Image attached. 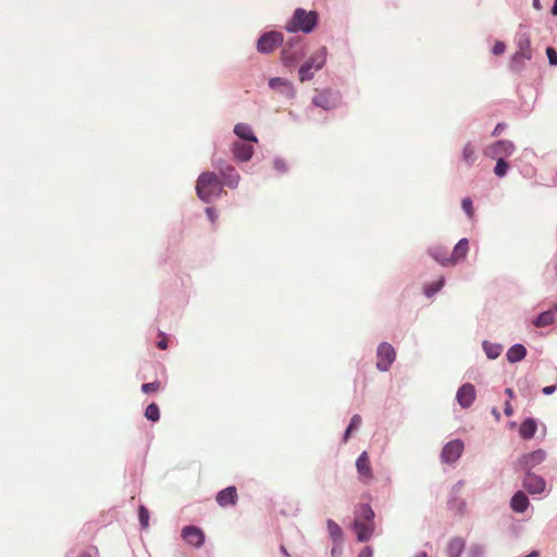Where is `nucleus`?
I'll return each mask as SVG.
<instances>
[{"mask_svg":"<svg viewBox=\"0 0 557 557\" xmlns=\"http://www.w3.org/2000/svg\"><path fill=\"white\" fill-rule=\"evenodd\" d=\"M196 190L202 201L210 202L223 193V185L215 173L203 172L197 180Z\"/></svg>","mask_w":557,"mask_h":557,"instance_id":"1","label":"nucleus"},{"mask_svg":"<svg viewBox=\"0 0 557 557\" xmlns=\"http://www.w3.org/2000/svg\"><path fill=\"white\" fill-rule=\"evenodd\" d=\"M317 21V12L306 11L305 9L298 8L295 10L292 20L288 22L286 26V29L292 33H310L315 27Z\"/></svg>","mask_w":557,"mask_h":557,"instance_id":"2","label":"nucleus"},{"mask_svg":"<svg viewBox=\"0 0 557 557\" xmlns=\"http://www.w3.org/2000/svg\"><path fill=\"white\" fill-rule=\"evenodd\" d=\"M326 61V48L321 47L300 66L299 78L300 82L309 81L313 77L312 70L319 71L323 67Z\"/></svg>","mask_w":557,"mask_h":557,"instance_id":"3","label":"nucleus"},{"mask_svg":"<svg viewBox=\"0 0 557 557\" xmlns=\"http://www.w3.org/2000/svg\"><path fill=\"white\" fill-rule=\"evenodd\" d=\"M469 251V240L467 238L460 239L453 249V252L449 255V258H441L440 251L436 250L434 252V259L440 262L442 265H455L458 262L462 261Z\"/></svg>","mask_w":557,"mask_h":557,"instance_id":"4","label":"nucleus"},{"mask_svg":"<svg viewBox=\"0 0 557 557\" xmlns=\"http://www.w3.org/2000/svg\"><path fill=\"white\" fill-rule=\"evenodd\" d=\"M532 58L530 39L528 37L519 40V50L513 54L510 61V69L520 72L524 67V62Z\"/></svg>","mask_w":557,"mask_h":557,"instance_id":"5","label":"nucleus"},{"mask_svg":"<svg viewBox=\"0 0 557 557\" xmlns=\"http://www.w3.org/2000/svg\"><path fill=\"white\" fill-rule=\"evenodd\" d=\"M515 145L509 140H498L484 150L485 156L493 159H505L510 157L515 151Z\"/></svg>","mask_w":557,"mask_h":557,"instance_id":"6","label":"nucleus"},{"mask_svg":"<svg viewBox=\"0 0 557 557\" xmlns=\"http://www.w3.org/2000/svg\"><path fill=\"white\" fill-rule=\"evenodd\" d=\"M396 351L393 346L388 343H381L377 347V361L376 368L380 371H387L391 364L394 362Z\"/></svg>","mask_w":557,"mask_h":557,"instance_id":"7","label":"nucleus"},{"mask_svg":"<svg viewBox=\"0 0 557 557\" xmlns=\"http://www.w3.org/2000/svg\"><path fill=\"white\" fill-rule=\"evenodd\" d=\"M283 41V36L277 32H269L262 35L258 42L257 49L261 53L272 52Z\"/></svg>","mask_w":557,"mask_h":557,"instance_id":"8","label":"nucleus"},{"mask_svg":"<svg viewBox=\"0 0 557 557\" xmlns=\"http://www.w3.org/2000/svg\"><path fill=\"white\" fill-rule=\"evenodd\" d=\"M314 106L324 110H331L337 106V95L330 89L319 90L312 99Z\"/></svg>","mask_w":557,"mask_h":557,"instance_id":"9","label":"nucleus"},{"mask_svg":"<svg viewBox=\"0 0 557 557\" xmlns=\"http://www.w3.org/2000/svg\"><path fill=\"white\" fill-rule=\"evenodd\" d=\"M216 168L222 176V185H225L230 188H236L238 186L239 174L232 165L218 162Z\"/></svg>","mask_w":557,"mask_h":557,"instance_id":"10","label":"nucleus"},{"mask_svg":"<svg viewBox=\"0 0 557 557\" xmlns=\"http://www.w3.org/2000/svg\"><path fill=\"white\" fill-rule=\"evenodd\" d=\"M182 537L185 542L194 547H201L205 543L203 531L195 525H187L182 530Z\"/></svg>","mask_w":557,"mask_h":557,"instance_id":"11","label":"nucleus"},{"mask_svg":"<svg viewBox=\"0 0 557 557\" xmlns=\"http://www.w3.org/2000/svg\"><path fill=\"white\" fill-rule=\"evenodd\" d=\"M463 450V443L460 440H454L447 443L442 450V460L444 462H455L459 459Z\"/></svg>","mask_w":557,"mask_h":557,"instance_id":"12","label":"nucleus"},{"mask_svg":"<svg viewBox=\"0 0 557 557\" xmlns=\"http://www.w3.org/2000/svg\"><path fill=\"white\" fill-rule=\"evenodd\" d=\"M356 468L359 474V479L362 483L369 484L373 479V472L370 463L369 456L363 451L356 461Z\"/></svg>","mask_w":557,"mask_h":557,"instance_id":"13","label":"nucleus"},{"mask_svg":"<svg viewBox=\"0 0 557 557\" xmlns=\"http://www.w3.org/2000/svg\"><path fill=\"white\" fill-rule=\"evenodd\" d=\"M456 399L462 408H469L475 399V387L466 383L457 391Z\"/></svg>","mask_w":557,"mask_h":557,"instance_id":"14","label":"nucleus"},{"mask_svg":"<svg viewBox=\"0 0 557 557\" xmlns=\"http://www.w3.org/2000/svg\"><path fill=\"white\" fill-rule=\"evenodd\" d=\"M352 528L357 534L359 542H367L370 540L374 532V522H366L360 518H356Z\"/></svg>","mask_w":557,"mask_h":557,"instance_id":"15","label":"nucleus"},{"mask_svg":"<svg viewBox=\"0 0 557 557\" xmlns=\"http://www.w3.org/2000/svg\"><path fill=\"white\" fill-rule=\"evenodd\" d=\"M546 486L545 481L543 478L534 474V473H527V475L523 479V487L530 493V494H541L544 492Z\"/></svg>","mask_w":557,"mask_h":557,"instance_id":"16","label":"nucleus"},{"mask_svg":"<svg viewBox=\"0 0 557 557\" xmlns=\"http://www.w3.org/2000/svg\"><path fill=\"white\" fill-rule=\"evenodd\" d=\"M238 494L235 486H228L216 494L215 500L221 507L235 506Z\"/></svg>","mask_w":557,"mask_h":557,"instance_id":"17","label":"nucleus"},{"mask_svg":"<svg viewBox=\"0 0 557 557\" xmlns=\"http://www.w3.org/2000/svg\"><path fill=\"white\" fill-rule=\"evenodd\" d=\"M269 86L273 90L281 92L282 95H284L287 98H294L296 95V91H295L292 83L284 78H281V77L271 78L269 82Z\"/></svg>","mask_w":557,"mask_h":557,"instance_id":"18","label":"nucleus"},{"mask_svg":"<svg viewBox=\"0 0 557 557\" xmlns=\"http://www.w3.org/2000/svg\"><path fill=\"white\" fill-rule=\"evenodd\" d=\"M234 157L239 161H248L252 157L253 147L246 143L236 141L232 146Z\"/></svg>","mask_w":557,"mask_h":557,"instance_id":"19","label":"nucleus"},{"mask_svg":"<svg viewBox=\"0 0 557 557\" xmlns=\"http://www.w3.org/2000/svg\"><path fill=\"white\" fill-rule=\"evenodd\" d=\"M545 457H546V453L542 449H537L535 451L524 455L520 459V462L525 468H533L536 465L543 462Z\"/></svg>","mask_w":557,"mask_h":557,"instance_id":"20","label":"nucleus"},{"mask_svg":"<svg viewBox=\"0 0 557 557\" xmlns=\"http://www.w3.org/2000/svg\"><path fill=\"white\" fill-rule=\"evenodd\" d=\"M510 506L516 512H524L529 506V499L523 492L519 491L512 496Z\"/></svg>","mask_w":557,"mask_h":557,"instance_id":"21","label":"nucleus"},{"mask_svg":"<svg viewBox=\"0 0 557 557\" xmlns=\"http://www.w3.org/2000/svg\"><path fill=\"white\" fill-rule=\"evenodd\" d=\"M525 347L521 344H516L508 349L506 357L509 362L515 363L521 361L525 357Z\"/></svg>","mask_w":557,"mask_h":557,"instance_id":"22","label":"nucleus"},{"mask_svg":"<svg viewBox=\"0 0 557 557\" xmlns=\"http://www.w3.org/2000/svg\"><path fill=\"white\" fill-rule=\"evenodd\" d=\"M536 429V422L533 419L529 418L521 423L519 433L522 438L530 440L535 435Z\"/></svg>","mask_w":557,"mask_h":557,"instance_id":"23","label":"nucleus"},{"mask_svg":"<svg viewBox=\"0 0 557 557\" xmlns=\"http://www.w3.org/2000/svg\"><path fill=\"white\" fill-rule=\"evenodd\" d=\"M234 133L244 140L257 143V137L253 135L252 129L249 125L239 123L235 125Z\"/></svg>","mask_w":557,"mask_h":557,"instance_id":"24","label":"nucleus"},{"mask_svg":"<svg viewBox=\"0 0 557 557\" xmlns=\"http://www.w3.org/2000/svg\"><path fill=\"white\" fill-rule=\"evenodd\" d=\"M465 548V541L460 537H454L450 540L447 546L448 557H459Z\"/></svg>","mask_w":557,"mask_h":557,"instance_id":"25","label":"nucleus"},{"mask_svg":"<svg viewBox=\"0 0 557 557\" xmlns=\"http://www.w3.org/2000/svg\"><path fill=\"white\" fill-rule=\"evenodd\" d=\"M475 159L476 156L474 146L471 143L466 144L462 149V161L470 166L474 163Z\"/></svg>","mask_w":557,"mask_h":557,"instance_id":"26","label":"nucleus"},{"mask_svg":"<svg viewBox=\"0 0 557 557\" xmlns=\"http://www.w3.org/2000/svg\"><path fill=\"white\" fill-rule=\"evenodd\" d=\"M356 518H360L362 521L366 522H373L374 511L368 504H362L358 507Z\"/></svg>","mask_w":557,"mask_h":557,"instance_id":"27","label":"nucleus"},{"mask_svg":"<svg viewBox=\"0 0 557 557\" xmlns=\"http://www.w3.org/2000/svg\"><path fill=\"white\" fill-rule=\"evenodd\" d=\"M327 531L330 536L334 540V542L341 543L343 540L342 528L333 520H327Z\"/></svg>","mask_w":557,"mask_h":557,"instance_id":"28","label":"nucleus"},{"mask_svg":"<svg viewBox=\"0 0 557 557\" xmlns=\"http://www.w3.org/2000/svg\"><path fill=\"white\" fill-rule=\"evenodd\" d=\"M554 313L552 311L542 312L535 320L534 324L537 327L548 326L554 322Z\"/></svg>","mask_w":557,"mask_h":557,"instance_id":"29","label":"nucleus"},{"mask_svg":"<svg viewBox=\"0 0 557 557\" xmlns=\"http://www.w3.org/2000/svg\"><path fill=\"white\" fill-rule=\"evenodd\" d=\"M483 348L485 350L486 356L490 359H496L500 355V351H502V347L499 345L490 344L487 342H484Z\"/></svg>","mask_w":557,"mask_h":557,"instance_id":"30","label":"nucleus"},{"mask_svg":"<svg viewBox=\"0 0 557 557\" xmlns=\"http://www.w3.org/2000/svg\"><path fill=\"white\" fill-rule=\"evenodd\" d=\"M145 417L152 422H157L160 419V410L158 405L154 403L148 405L145 410Z\"/></svg>","mask_w":557,"mask_h":557,"instance_id":"31","label":"nucleus"},{"mask_svg":"<svg viewBox=\"0 0 557 557\" xmlns=\"http://www.w3.org/2000/svg\"><path fill=\"white\" fill-rule=\"evenodd\" d=\"M361 417L359 414H355L351 420H350V423L345 432V435H344V441L346 442L348 440V437L350 436V433L356 430L360 424H361Z\"/></svg>","mask_w":557,"mask_h":557,"instance_id":"32","label":"nucleus"},{"mask_svg":"<svg viewBox=\"0 0 557 557\" xmlns=\"http://www.w3.org/2000/svg\"><path fill=\"white\" fill-rule=\"evenodd\" d=\"M497 163L494 169V173L498 177H504L507 173V170L509 168L508 163L505 161V159H496Z\"/></svg>","mask_w":557,"mask_h":557,"instance_id":"33","label":"nucleus"},{"mask_svg":"<svg viewBox=\"0 0 557 557\" xmlns=\"http://www.w3.org/2000/svg\"><path fill=\"white\" fill-rule=\"evenodd\" d=\"M138 518L141 527L147 529L149 527V511L145 506L139 507Z\"/></svg>","mask_w":557,"mask_h":557,"instance_id":"34","label":"nucleus"},{"mask_svg":"<svg viewBox=\"0 0 557 557\" xmlns=\"http://www.w3.org/2000/svg\"><path fill=\"white\" fill-rule=\"evenodd\" d=\"M444 285V278L438 280L435 283H432L425 287L426 296L431 297L435 293H437Z\"/></svg>","mask_w":557,"mask_h":557,"instance_id":"35","label":"nucleus"},{"mask_svg":"<svg viewBox=\"0 0 557 557\" xmlns=\"http://www.w3.org/2000/svg\"><path fill=\"white\" fill-rule=\"evenodd\" d=\"M461 207L463 209V211L467 213V215L470 218V219H473L474 216V208H473V203H472V200L470 198H463L462 201H461Z\"/></svg>","mask_w":557,"mask_h":557,"instance_id":"36","label":"nucleus"},{"mask_svg":"<svg viewBox=\"0 0 557 557\" xmlns=\"http://www.w3.org/2000/svg\"><path fill=\"white\" fill-rule=\"evenodd\" d=\"M161 387V383L159 381H154L151 383H145L141 385V391L146 394L157 393Z\"/></svg>","mask_w":557,"mask_h":557,"instance_id":"37","label":"nucleus"},{"mask_svg":"<svg viewBox=\"0 0 557 557\" xmlns=\"http://www.w3.org/2000/svg\"><path fill=\"white\" fill-rule=\"evenodd\" d=\"M297 58V52H290L289 49L284 48L282 51V60L285 64L292 63Z\"/></svg>","mask_w":557,"mask_h":557,"instance_id":"38","label":"nucleus"},{"mask_svg":"<svg viewBox=\"0 0 557 557\" xmlns=\"http://www.w3.org/2000/svg\"><path fill=\"white\" fill-rule=\"evenodd\" d=\"M546 54H547L549 64L557 65V51L554 48L548 47V48H546Z\"/></svg>","mask_w":557,"mask_h":557,"instance_id":"39","label":"nucleus"},{"mask_svg":"<svg viewBox=\"0 0 557 557\" xmlns=\"http://www.w3.org/2000/svg\"><path fill=\"white\" fill-rule=\"evenodd\" d=\"M505 50H506V45L503 41H496L495 45L493 46L492 52L495 55H500L505 52Z\"/></svg>","mask_w":557,"mask_h":557,"instance_id":"40","label":"nucleus"},{"mask_svg":"<svg viewBox=\"0 0 557 557\" xmlns=\"http://www.w3.org/2000/svg\"><path fill=\"white\" fill-rule=\"evenodd\" d=\"M160 336V341L157 343V346L158 348L164 350L168 348V338H166V335L164 333H160L159 334Z\"/></svg>","mask_w":557,"mask_h":557,"instance_id":"41","label":"nucleus"},{"mask_svg":"<svg viewBox=\"0 0 557 557\" xmlns=\"http://www.w3.org/2000/svg\"><path fill=\"white\" fill-rule=\"evenodd\" d=\"M206 213L212 223H214L216 221L218 214L213 208H207Z\"/></svg>","mask_w":557,"mask_h":557,"instance_id":"42","label":"nucleus"},{"mask_svg":"<svg viewBox=\"0 0 557 557\" xmlns=\"http://www.w3.org/2000/svg\"><path fill=\"white\" fill-rule=\"evenodd\" d=\"M505 127H506V124H504V123H498V124L495 126V128H494V131H493L492 135H493V136H497V135H499V134H500V132H503V131L505 129Z\"/></svg>","mask_w":557,"mask_h":557,"instance_id":"43","label":"nucleus"},{"mask_svg":"<svg viewBox=\"0 0 557 557\" xmlns=\"http://www.w3.org/2000/svg\"><path fill=\"white\" fill-rule=\"evenodd\" d=\"M504 412L507 417H510L513 412L512 406L510 405L509 400L505 403Z\"/></svg>","mask_w":557,"mask_h":557,"instance_id":"44","label":"nucleus"},{"mask_svg":"<svg viewBox=\"0 0 557 557\" xmlns=\"http://www.w3.org/2000/svg\"><path fill=\"white\" fill-rule=\"evenodd\" d=\"M358 557H372V549L370 547H364L358 555Z\"/></svg>","mask_w":557,"mask_h":557,"instance_id":"45","label":"nucleus"},{"mask_svg":"<svg viewBox=\"0 0 557 557\" xmlns=\"http://www.w3.org/2000/svg\"><path fill=\"white\" fill-rule=\"evenodd\" d=\"M557 386L556 385H549V386H546L543 388V393L545 395H550L553 394L555 391H556Z\"/></svg>","mask_w":557,"mask_h":557,"instance_id":"46","label":"nucleus"},{"mask_svg":"<svg viewBox=\"0 0 557 557\" xmlns=\"http://www.w3.org/2000/svg\"><path fill=\"white\" fill-rule=\"evenodd\" d=\"M438 250L440 252V256L441 258H449L448 253L446 251H444L441 247H437V248H434L433 251H432V256L434 257V252Z\"/></svg>","mask_w":557,"mask_h":557,"instance_id":"47","label":"nucleus"},{"mask_svg":"<svg viewBox=\"0 0 557 557\" xmlns=\"http://www.w3.org/2000/svg\"><path fill=\"white\" fill-rule=\"evenodd\" d=\"M339 553H341V548H337V547H334V548L332 549V552H331V554H332V556H333V557L338 556V555H339Z\"/></svg>","mask_w":557,"mask_h":557,"instance_id":"48","label":"nucleus"},{"mask_svg":"<svg viewBox=\"0 0 557 557\" xmlns=\"http://www.w3.org/2000/svg\"><path fill=\"white\" fill-rule=\"evenodd\" d=\"M552 14H553L554 16H556V15H557V0H555L554 5H553V8H552Z\"/></svg>","mask_w":557,"mask_h":557,"instance_id":"49","label":"nucleus"},{"mask_svg":"<svg viewBox=\"0 0 557 557\" xmlns=\"http://www.w3.org/2000/svg\"><path fill=\"white\" fill-rule=\"evenodd\" d=\"M471 553H473L474 557H479L481 554V550H480V548L475 547V548L471 549Z\"/></svg>","mask_w":557,"mask_h":557,"instance_id":"50","label":"nucleus"},{"mask_svg":"<svg viewBox=\"0 0 557 557\" xmlns=\"http://www.w3.org/2000/svg\"><path fill=\"white\" fill-rule=\"evenodd\" d=\"M506 394L508 395L509 398H512L513 397V391L511 388H506Z\"/></svg>","mask_w":557,"mask_h":557,"instance_id":"51","label":"nucleus"},{"mask_svg":"<svg viewBox=\"0 0 557 557\" xmlns=\"http://www.w3.org/2000/svg\"><path fill=\"white\" fill-rule=\"evenodd\" d=\"M533 5L536 10L541 9L540 0H533Z\"/></svg>","mask_w":557,"mask_h":557,"instance_id":"52","label":"nucleus"},{"mask_svg":"<svg viewBox=\"0 0 557 557\" xmlns=\"http://www.w3.org/2000/svg\"><path fill=\"white\" fill-rule=\"evenodd\" d=\"M281 552L282 554H284L286 557H289V554L288 552L286 550L285 546L284 545H281Z\"/></svg>","mask_w":557,"mask_h":557,"instance_id":"53","label":"nucleus"},{"mask_svg":"<svg viewBox=\"0 0 557 557\" xmlns=\"http://www.w3.org/2000/svg\"><path fill=\"white\" fill-rule=\"evenodd\" d=\"M77 557H92L90 553L88 552H83L81 553Z\"/></svg>","mask_w":557,"mask_h":557,"instance_id":"54","label":"nucleus"},{"mask_svg":"<svg viewBox=\"0 0 557 557\" xmlns=\"http://www.w3.org/2000/svg\"><path fill=\"white\" fill-rule=\"evenodd\" d=\"M553 271L555 272V274L557 276V260L555 261V263L553 265Z\"/></svg>","mask_w":557,"mask_h":557,"instance_id":"55","label":"nucleus"},{"mask_svg":"<svg viewBox=\"0 0 557 557\" xmlns=\"http://www.w3.org/2000/svg\"><path fill=\"white\" fill-rule=\"evenodd\" d=\"M417 557H428V554L425 552H422L418 554Z\"/></svg>","mask_w":557,"mask_h":557,"instance_id":"56","label":"nucleus"},{"mask_svg":"<svg viewBox=\"0 0 557 557\" xmlns=\"http://www.w3.org/2000/svg\"><path fill=\"white\" fill-rule=\"evenodd\" d=\"M493 413L496 414V418H499V414H497L496 410H493Z\"/></svg>","mask_w":557,"mask_h":557,"instance_id":"57","label":"nucleus"},{"mask_svg":"<svg viewBox=\"0 0 557 557\" xmlns=\"http://www.w3.org/2000/svg\"><path fill=\"white\" fill-rule=\"evenodd\" d=\"M493 413L496 414V418H499V414H497L496 410H493Z\"/></svg>","mask_w":557,"mask_h":557,"instance_id":"58","label":"nucleus"},{"mask_svg":"<svg viewBox=\"0 0 557 557\" xmlns=\"http://www.w3.org/2000/svg\"><path fill=\"white\" fill-rule=\"evenodd\" d=\"M493 413L496 414V418H499V414H497L496 410H493Z\"/></svg>","mask_w":557,"mask_h":557,"instance_id":"59","label":"nucleus"},{"mask_svg":"<svg viewBox=\"0 0 557 557\" xmlns=\"http://www.w3.org/2000/svg\"><path fill=\"white\" fill-rule=\"evenodd\" d=\"M555 310H557V305H555Z\"/></svg>","mask_w":557,"mask_h":557,"instance_id":"60","label":"nucleus"}]
</instances>
